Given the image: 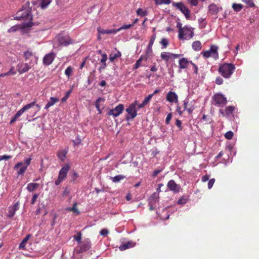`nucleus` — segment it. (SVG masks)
<instances>
[{
	"label": "nucleus",
	"instance_id": "14",
	"mask_svg": "<svg viewBox=\"0 0 259 259\" xmlns=\"http://www.w3.org/2000/svg\"><path fill=\"white\" fill-rule=\"evenodd\" d=\"M167 187L169 191H172L174 193H179L181 189L180 186L172 180L168 181Z\"/></svg>",
	"mask_w": 259,
	"mask_h": 259
},
{
	"label": "nucleus",
	"instance_id": "13",
	"mask_svg": "<svg viewBox=\"0 0 259 259\" xmlns=\"http://www.w3.org/2000/svg\"><path fill=\"white\" fill-rule=\"evenodd\" d=\"M124 106L122 104H118L114 108L110 109L107 114L109 116H113V117H117L119 116L123 111Z\"/></svg>",
	"mask_w": 259,
	"mask_h": 259
},
{
	"label": "nucleus",
	"instance_id": "8",
	"mask_svg": "<svg viewBox=\"0 0 259 259\" xmlns=\"http://www.w3.org/2000/svg\"><path fill=\"white\" fill-rule=\"evenodd\" d=\"M218 49V47L215 46H211L209 50H207L203 52L202 56L205 58H208L210 57H212L216 60L219 58Z\"/></svg>",
	"mask_w": 259,
	"mask_h": 259
},
{
	"label": "nucleus",
	"instance_id": "5",
	"mask_svg": "<svg viewBox=\"0 0 259 259\" xmlns=\"http://www.w3.org/2000/svg\"><path fill=\"white\" fill-rule=\"evenodd\" d=\"M35 105V102H32L29 104L24 105L21 109L18 110L14 117L10 121V124H12L16 121L19 120V117L23 114V113L28 110V109L33 107Z\"/></svg>",
	"mask_w": 259,
	"mask_h": 259
},
{
	"label": "nucleus",
	"instance_id": "61",
	"mask_svg": "<svg viewBox=\"0 0 259 259\" xmlns=\"http://www.w3.org/2000/svg\"><path fill=\"white\" fill-rule=\"evenodd\" d=\"M150 70L152 72H156V71H157L158 70V68L156 67L155 63H154L153 64V65L152 66H151V67L150 68Z\"/></svg>",
	"mask_w": 259,
	"mask_h": 259
},
{
	"label": "nucleus",
	"instance_id": "41",
	"mask_svg": "<svg viewBox=\"0 0 259 259\" xmlns=\"http://www.w3.org/2000/svg\"><path fill=\"white\" fill-rule=\"evenodd\" d=\"M160 42L162 45V49L166 48L168 45V40L165 38H162Z\"/></svg>",
	"mask_w": 259,
	"mask_h": 259
},
{
	"label": "nucleus",
	"instance_id": "10",
	"mask_svg": "<svg viewBox=\"0 0 259 259\" xmlns=\"http://www.w3.org/2000/svg\"><path fill=\"white\" fill-rule=\"evenodd\" d=\"M79 248L76 249L77 253H80L89 250L91 248V241L89 238L85 239L82 242H81Z\"/></svg>",
	"mask_w": 259,
	"mask_h": 259
},
{
	"label": "nucleus",
	"instance_id": "16",
	"mask_svg": "<svg viewBox=\"0 0 259 259\" xmlns=\"http://www.w3.org/2000/svg\"><path fill=\"white\" fill-rule=\"evenodd\" d=\"M55 57V55L53 53H50L46 55L43 58V63L45 65H50L54 61Z\"/></svg>",
	"mask_w": 259,
	"mask_h": 259
},
{
	"label": "nucleus",
	"instance_id": "36",
	"mask_svg": "<svg viewBox=\"0 0 259 259\" xmlns=\"http://www.w3.org/2000/svg\"><path fill=\"white\" fill-rule=\"evenodd\" d=\"M67 210L69 211H72L75 212L76 214H79L80 212L77 208V203H74L72 207H68L66 209Z\"/></svg>",
	"mask_w": 259,
	"mask_h": 259
},
{
	"label": "nucleus",
	"instance_id": "21",
	"mask_svg": "<svg viewBox=\"0 0 259 259\" xmlns=\"http://www.w3.org/2000/svg\"><path fill=\"white\" fill-rule=\"evenodd\" d=\"M58 39L61 46H66L70 44V39L67 36H59Z\"/></svg>",
	"mask_w": 259,
	"mask_h": 259
},
{
	"label": "nucleus",
	"instance_id": "55",
	"mask_svg": "<svg viewBox=\"0 0 259 259\" xmlns=\"http://www.w3.org/2000/svg\"><path fill=\"white\" fill-rule=\"evenodd\" d=\"M12 158V156L10 155H4L0 156V161L3 160H8Z\"/></svg>",
	"mask_w": 259,
	"mask_h": 259
},
{
	"label": "nucleus",
	"instance_id": "49",
	"mask_svg": "<svg viewBox=\"0 0 259 259\" xmlns=\"http://www.w3.org/2000/svg\"><path fill=\"white\" fill-rule=\"evenodd\" d=\"M170 3V0H158L156 1V4L157 5L161 4H169Z\"/></svg>",
	"mask_w": 259,
	"mask_h": 259
},
{
	"label": "nucleus",
	"instance_id": "20",
	"mask_svg": "<svg viewBox=\"0 0 259 259\" xmlns=\"http://www.w3.org/2000/svg\"><path fill=\"white\" fill-rule=\"evenodd\" d=\"M166 99L169 102L177 103L178 101V96L175 92L169 91L167 94Z\"/></svg>",
	"mask_w": 259,
	"mask_h": 259
},
{
	"label": "nucleus",
	"instance_id": "45",
	"mask_svg": "<svg viewBox=\"0 0 259 259\" xmlns=\"http://www.w3.org/2000/svg\"><path fill=\"white\" fill-rule=\"evenodd\" d=\"M133 26V24H128V25H124L119 28L118 29H115L117 30V33L122 29H127L130 28L131 27Z\"/></svg>",
	"mask_w": 259,
	"mask_h": 259
},
{
	"label": "nucleus",
	"instance_id": "57",
	"mask_svg": "<svg viewBox=\"0 0 259 259\" xmlns=\"http://www.w3.org/2000/svg\"><path fill=\"white\" fill-rule=\"evenodd\" d=\"M141 62H142L140 61V60H138L136 61V63H135V64L134 65V69H137L139 68L141 66Z\"/></svg>",
	"mask_w": 259,
	"mask_h": 259
},
{
	"label": "nucleus",
	"instance_id": "54",
	"mask_svg": "<svg viewBox=\"0 0 259 259\" xmlns=\"http://www.w3.org/2000/svg\"><path fill=\"white\" fill-rule=\"evenodd\" d=\"M214 182H215V179L214 178L211 179L209 180L208 183V188L209 189H210L212 188V187L213 186V185L214 183Z\"/></svg>",
	"mask_w": 259,
	"mask_h": 259
},
{
	"label": "nucleus",
	"instance_id": "43",
	"mask_svg": "<svg viewBox=\"0 0 259 259\" xmlns=\"http://www.w3.org/2000/svg\"><path fill=\"white\" fill-rule=\"evenodd\" d=\"M188 199L185 196H182L181 197L178 201H177V204H186L187 202Z\"/></svg>",
	"mask_w": 259,
	"mask_h": 259
},
{
	"label": "nucleus",
	"instance_id": "48",
	"mask_svg": "<svg viewBox=\"0 0 259 259\" xmlns=\"http://www.w3.org/2000/svg\"><path fill=\"white\" fill-rule=\"evenodd\" d=\"M248 7H254V4L251 0H242Z\"/></svg>",
	"mask_w": 259,
	"mask_h": 259
},
{
	"label": "nucleus",
	"instance_id": "33",
	"mask_svg": "<svg viewBox=\"0 0 259 259\" xmlns=\"http://www.w3.org/2000/svg\"><path fill=\"white\" fill-rule=\"evenodd\" d=\"M121 54L120 52L118 51L116 53L112 52L109 56V60L111 62L114 61L115 59L120 57Z\"/></svg>",
	"mask_w": 259,
	"mask_h": 259
},
{
	"label": "nucleus",
	"instance_id": "23",
	"mask_svg": "<svg viewBox=\"0 0 259 259\" xmlns=\"http://www.w3.org/2000/svg\"><path fill=\"white\" fill-rule=\"evenodd\" d=\"M235 108L234 106H230L226 107L224 111L223 109H220V112L223 116H230L232 114Z\"/></svg>",
	"mask_w": 259,
	"mask_h": 259
},
{
	"label": "nucleus",
	"instance_id": "30",
	"mask_svg": "<svg viewBox=\"0 0 259 259\" xmlns=\"http://www.w3.org/2000/svg\"><path fill=\"white\" fill-rule=\"evenodd\" d=\"M104 101H105L104 99L102 98H101V97L98 98L97 99V100L96 101L95 106H96L97 110L98 111L99 114H101L102 113V110L100 109V103H101V102L104 103Z\"/></svg>",
	"mask_w": 259,
	"mask_h": 259
},
{
	"label": "nucleus",
	"instance_id": "64",
	"mask_svg": "<svg viewBox=\"0 0 259 259\" xmlns=\"http://www.w3.org/2000/svg\"><path fill=\"white\" fill-rule=\"evenodd\" d=\"M14 67L12 66L10 68V70L8 71L11 75H15L16 74V71H14Z\"/></svg>",
	"mask_w": 259,
	"mask_h": 259
},
{
	"label": "nucleus",
	"instance_id": "32",
	"mask_svg": "<svg viewBox=\"0 0 259 259\" xmlns=\"http://www.w3.org/2000/svg\"><path fill=\"white\" fill-rule=\"evenodd\" d=\"M192 47L195 51H199L201 49V43L198 40L195 41L193 42Z\"/></svg>",
	"mask_w": 259,
	"mask_h": 259
},
{
	"label": "nucleus",
	"instance_id": "19",
	"mask_svg": "<svg viewBox=\"0 0 259 259\" xmlns=\"http://www.w3.org/2000/svg\"><path fill=\"white\" fill-rule=\"evenodd\" d=\"M190 62L186 58H182L180 59L179 61V72H181V70L187 68Z\"/></svg>",
	"mask_w": 259,
	"mask_h": 259
},
{
	"label": "nucleus",
	"instance_id": "31",
	"mask_svg": "<svg viewBox=\"0 0 259 259\" xmlns=\"http://www.w3.org/2000/svg\"><path fill=\"white\" fill-rule=\"evenodd\" d=\"M30 237L31 235L30 234H28L25 236V237L22 240V242L19 245V249H24L25 248L26 244Z\"/></svg>",
	"mask_w": 259,
	"mask_h": 259
},
{
	"label": "nucleus",
	"instance_id": "42",
	"mask_svg": "<svg viewBox=\"0 0 259 259\" xmlns=\"http://www.w3.org/2000/svg\"><path fill=\"white\" fill-rule=\"evenodd\" d=\"M82 234L80 232H78L75 235L73 236L74 239L77 241L78 243H81Z\"/></svg>",
	"mask_w": 259,
	"mask_h": 259
},
{
	"label": "nucleus",
	"instance_id": "47",
	"mask_svg": "<svg viewBox=\"0 0 259 259\" xmlns=\"http://www.w3.org/2000/svg\"><path fill=\"white\" fill-rule=\"evenodd\" d=\"M153 97V95H149L147 97H145L144 100L143 101V105H147L151 98Z\"/></svg>",
	"mask_w": 259,
	"mask_h": 259
},
{
	"label": "nucleus",
	"instance_id": "3",
	"mask_svg": "<svg viewBox=\"0 0 259 259\" xmlns=\"http://www.w3.org/2000/svg\"><path fill=\"white\" fill-rule=\"evenodd\" d=\"M31 9L27 6H23L22 9L18 12L15 19L20 20L21 19L26 18L28 20H32V15L31 14Z\"/></svg>",
	"mask_w": 259,
	"mask_h": 259
},
{
	"label": "nucleus",
	"instance_id": "60",
	"mask_svg": "<svg viewBox=\"0 0 259 259\" xmlns=\"http://www.w3.org/2000/svg\"><path fill=\"white\" fill-rule=\"evenodd\" d=\"M188 2L192 6H196L198 4V0H187Z\"/></svg>",
	"mask_w": 259,
	"mask_h": 259
},
{
	"label": "nucleus",
	"instance_id": "51",
	"mask_svg": "<svg viewBox=\"0 0 259 259\" xmlns=\"http://www.w3.org/2000/svg\"><path fill=\"white\" fill-rule=\"evenodd\" d=\"M71 92H72V90H70L69 91L66 92L65 97L61 99V101L62 102L66 101V100L69 98Z\"/></svg>",
	"mask_w": 259,
	"mask_h": 259
},
{
	"label": "nucleus",
	"instance_id": "35",
	"mask_svg": "<svg viewBox=\"0 0 259 259\" xmlns=\"http://www.w3.org/2000/svg\"><path fill=\"white\" fill-rule=\"evenodd\" d=\"M125 178V176L121 175H117L114 177H111L110 178V179L113 182L117 183V182H119L120 181L124 179Z\"/></svg>",
	"mask_w": 259,
	"mask_h": 259
},
{
	"label": "nucleus",
	"instance_id": "15",
	"mask_svg": "<svg viewBox=\"0 0 259 259\" xmlns=\"http://www.w3.org/2000/svg\"><path fill=\"white\" fill-rule=\"evenodd\" d=\"M20 203L19 201L16 202L14 205H11L8 208V217L12 218L15 214L17 210L19 209Z\"/></svg>",
	"mask_w": 259,
	"mask_h": 259
},
{
	"label": "nucleus",
	"instance_id": "37",
	"mask_svg": "<svg viewBox=\"0 0 259 259\" xmlns=\"http://www.w3.org/2000/svg\"><path fill=\"white\" fill-rule=\"evenodd\" d=\"M155 38H156V35L154 34L151 36L150 40L149 41V45L148 46V51H151L152 46L154 44Z\"/></svg>",
	"mask_w": 259,
	"mask_h": 259
},
{
	"label": "nucleus",
	"instance_id": "53",
	"mask_svg": "<svg viewBox=\"0 0 259 259\" xmlns=\"http://www.w3.org/2000/svg\"><path fill=\"white\" fill-rule=\"evenodd\" d=\"M38 196H39L38 194H34L33 195V197L32 198V199H31V202H30L31 204L33 205V204H35V203L36 202V200L37 199Z\"/></svg>",
	"mask_w": 259,
	"mask_h": 259
},
{
	"label": "nucleus",
	"instance_id": "62",
	"mask_svg": "<svg viewBox=\"0 0 259 259\" xmlns=\"http://www.w3.org/2000/svg\"><path fill=\"white\" fill-rule=\"evenodd\" d=\"M163 186H164V185L163 184H162V183L159 184L158 185V187L156 189V192L159 194V193L161 191V188L162 187H163Z\"/></svg>",
	"mask_w": 259,
	"mask_h": 259
},
{
	"label": "nucleus",
	"instance_id": "2",
	"mask_svg": "<svg viewBox=\"0 0 259 259\" xmlns=\"http://www.w3.org/2000/svg\"><path fill=\"white\" fill-rule=\"evenodd\" d=\"M32 160L31 156L26 159L24 162H18L14 167V169L16 170L19 168L17 171L18 175L23 176L27 169V167L30 165Z\"/></svg>",
	"mask_w": 259,
	"mask_h": 259
},
{
	"label": "nucleus",
	"instance_id": "1",
	"mask_svg": "<svg viewBox=\"0 0 259 259\" xmlns=\"http://www.w3.org/2000/svg\"><path fill=\"white\" fill-rule=\"evenodd\" d=\"M235 69V66L231 63H224L219 68V73L225 78H230Z\"/></svg>",
	"mask_w": 259,
	"mask_h": 259
},
{
	"label": "nucleus",
	"instance_id": "50",
	"mask_svg": "<svg viewBox=\"0 0 259 259\" xmlns=\"http://www.w3.org/2000/svg\"><path fill=\"white\" fill-rule=\"evenodd\" d=\"M24 57L25 60H27L29 59V58L33 56V53L32 52L27 51L24 53Z\"/></svg>",
	"mask_w": 259,
	"mask_h": 259
},
{
	"label": "nucleus",
	"instance_id": "26",
	"mask_svg": "<svg viewBox=\"0 0 259 259\" xmlns=\"http://www.w3.org/2000/svg\"><path fill=\"white\" fill-rule=\"evenodd\" d=\"M135 243L132 241H129L125 243L122 244L120 245L119 247V249L120 251H123L128 249L130 248L133 247L135 246Z\"/></svg>",
	"mask_w": 259,
	"mask_h": 259
},
{
	"label": "nucleus",
	"instance_id": "28",
	"mask_svg": "<svg viewBox=\"0 0 259 259\" xmlns=\"http://www.w3.org/2000/svg\"><path fill=\"white\" fill-rule=\"evenodd\" d=\"M159 197V194L157 192H154L149 197V200L150 203L155 204L158 202Z\"/></svg>",
	"mask_w": 259,
	"mask_h": 259
},
{
	"label": "nucleus",
	"instance_id": "44",
	"mask_svg": "<svg viewBox=\"0 0 259 259\" xmlns=\"http://www.w3.org/2000/svg\"><path fill=\"white\" fill-rule=\"evenodd\" d=\"M51 2V0H42L41 3V7L42 9L46 8Z\"/></svg>",
	"mask_w": 259,
	"mask_h": 259
},
{
	"label": "nucleus",
	"instance_id": "12",
	"mask_svg": "<svg viewBox=\"0 0 259 259\" xmlns=\"http://www.w3.org/2000/svg\"><path fill=\"white\" fill-rule=\"evenodd\" d=\"M212 98L215 105L218 106H224L227 104V100L226 98L221 94H215Z\"/></svg>",
	"mask_w": 259,
	"mask_h": 259
},
{
	"label": "nucleus",
	"instance_id": "7",
	"mask_svg": "<svg viewBox=\"0 0 259 259\" xmlns=\"http://www.w3.org/2000/svg\"><path fill=\"white\" fill-rule=\"evenodd\" d=\"M70 169L68 164H65L60 169L58 179L55 181V185H59L66 178L67 173Z\"/></svg>",
	"mask_w": 259,
	"mask_h": 259
},
{
	"label": "nucleus",
	"instance_id": "27",
	"mask_svg": "<svg viewBox=\"0 0 259 259\" xmlns=\"http://www.w3.org/2000/svg\"><path fill=\"white\" fill-rule=\"evenodd\" d=\"M59 101V99L58 98L56 97H51L50 98V100L48 102V103L46 104V105L45 107V109H49L50 107L53 106L54 104H55L56 103L58 102Z\"/></svg>",
	"mask_w": 259,
	"mask_h": 259
},
{
	"label": "nucleus",
	"instance_id": "38",
	"mask_svg": "<svg viewBox=\"0 0 259 259\" xmlns=\"http://www.w3.org/2000/svg\"><path fill=\"white\" fill-rule=\"evenodd\" d=\"M232 8L235 12H239L243 8V5L240 4H233Z\"/></svg>",
	"mask_w": 259,
	"mask_h": 259
},
{
	"label": "nucleus",
	"instance_id": "25",
	"mask_svg": "<svg viewBox=\"0 0 259 259\" xmlns=\"http://www.w3.org/2000/svg\"><path fill=\"white\" fill-rule=\"evenodd\" d=\"M183 106L184 111L186 110L188 111L189 114H191L195 108L193 106L189 104L188 101L186 100L184 101Z\"/></svg>",
	"mask_w": 259,
	"mask_h": 259
},
{
	"label": "nucleus",
	"instance_id": "34",
	"mask_svg": "<svg viewBox=\"0 0 259 259\" xmlns=\"http://www.w3.org/2000/svg\"><path fill=\"white\" fill-rule=\"evenodd\" d=\"M67 154V151L64 150H61L57 152V156L59 159L61 161H63L64 160V158Z\"/></svg>",
	"mask_w": 259,
	"mask_h": 259
},
{
	"label": "nucleus",
	"instance_id": "58",
	"mask_svg": "<svg viewBox=\"0 0 259 259\" xmlns=\"http://www.w3.org/2000/svg\"><path fill=\"white\" fill-rule=\"evenodd\" d=\"M162 171V169H158L155 170L152 174V177H156Z\"/></svg>",
	"mask_w": 259,
	"mask_h": 259
},
{
	"label": "nucleus",
	"instance_id": "9",
	"mask_svg": "<svg viewBox=\"0 0 259 259\" xmlns=\"http://www.w3.org/2000/svg\"><path fill=\"white\" fill-rule=\"evenodd\" d=\"M173 5L185 15L187 19H190V11L183 3L181 2L174 3Z\"/></svg>",
	"mask_w": 259,
	"mask_h": 259
},
{
	"label": "nucleus",
	"instance_id": "46",
	"mask_svg": "<svg viewBox=\"0 0 259 259\" xmlns=\"http://www.w3.org/2000/svg\"><path fill=\"white\" fill-rule=\"evenodd\" d=\"M234 134L231 131H229L225 134V137L228 140L232 139Z\"/></svg>",
	"mask_w": 259,
	"mask_h": 259
},
{
	"label": "nucleus",
	"instance_id": "18",
	"mask_svg": "<svg viewBox=\"0 0 259 259\" xmlns=\"http://www.w3.org/2000/svg\"><path fill=\"white\" fill-rule=\"evenodd\" d=\"M18 71L20 74H22L27 72L30 68L27 63H20L17 66Z\"/></svg>",
	"mask_w": 259,
	"mask_h": 259
},
{
	"label": "nucleus",
	"instance_id": "11",
	"mask_svg": "<svg viewBox=\"0 0 259 259\" xmlns=\"http://www.w3.org/2000/svg\"><path fill=\"white\" fill-rule=\"evenodd\" d=\"M181 55V54H176L169 52H162L160 54V57L162 60L167 63L170 60L179 58Z\"/></svg>",
	"mask_w": 259,
	"mask_h": 259
},
{
	"label": "nucleus",
	"instance_id": "56",
	"mask_svg": "<svg viewBox=\"0 0 259 259\" xmlns=\"http://www.w3.org/2000/svg\"><path fill=\"white\" fill-rule=\"evenodd\" d=\"M215 82L217 84L221 85L223 83V79L220 77H218L216 78Z\"/></svg>",
	"mask_w": 259,
	"mask_h": 259
},
{
	"label": "nucleus",
	"instance_id": "52",
	"mask_svg": "<svg viewBox=\"0 0 259 259\" xmlns=\"http://www.w3.org/2000/svg\"><path fill=\"white\" fill-rule=\"evenodd\" d=\"M19 28V27L17 25L13 26L11 27L10 29H8V32H13L16 31L17 30H18Z\"/></svg>",
	"mask_w": 259,
	"mask_h": 259
},
{
	"label": "nucleus",
	"instance_id": "6",
	"mask_svg": "<svg viewBox=\"0 0 259 259\" xmlns=\"http://www.w3.org/2000/svg\"><path fill=\"white\" fill-rule=\"evenodd\" d=\"M137 103L138 101H135L126 108L125 111L127 113L126 118L127 120L134 119L137 115Z\"/></svg>",
	"mask_w": 259,
	"mask_h": 259
},
{
	"label": "nucleus",
	"instance_id": "24",
	"mask_svg": "<svg viewBox=\"0 0 259 259\" xmlns=\"http://www.w3.org/2000/svg\"><path fill=\"white\" fill-rule=\"evenodd\" d=\"M102 59L100 60V62L102 65L99 68V71L101 72L103 70H104L107 67L106 61L107 60V56L106 54H102Z\"/></svg>",
	"mask_w": 259,
	"mask_h": 259
},
{
	"label": "nucleus",
	"instance_id": "17",
	"mask_svg": "<svg viewBox=\"0 0 259 259\" xmlns=\"http://www.w3.org/2000/svg\"><path fill=\"white\" fill-rule=\"evenodd\" d=\"M97 31L99 34L98 39H100V35L101 34H116L117 33V30L115 29H104L102 28L101 27H99L97 28Z\"/></svg>",
	"mask_w": 259,
	"mask_h": 259
},
{
	"label": "nucleus",
	"instance_id": "59",
	"mask_svg": "<svg viewBox=\"0 0 259 259\" xmlns=\"http://www.w3.org/2000/svg\"><path fill=\"white\" fill-rule=\"evenodd\" d=\"M108 233V231L106 229H102L100 232V235L104 236L107 235Z\"/></svg>",
	"mask_w": 259,
	"mask_h": 259
},
{
	"label": "nucleus",
	"instance_id": "29",
	"mask_svg": "<svg viewBox=\"0 0 259 259\" xmlns=\"http://www.w3.org/2000/svg\"><path fill=\"white\" fill-rule=\"evenodd\" d=\"M39 187V184L30 183L27 185L26 187L27 190L31 192L35 190Z\"/></svg>",
	"mask_w": 259,
	"mask_h": 259
},
{
	"label": "nucleus",
	"instance_id": "4",
	"mask_svg": "<svg viewBox=\"0 0 259 259\" xmlns=\"http://www.w3.org/2000/svg\"><path fill=\"white\" fill-rule=\"evenodd\" d=\"M193 36V31L191 30V28L187 26H184L183 29L179 31L178 37L180 39H190Z\"/></svg>",
	"mask_w": 259,
	"mask_h": 259
},
{
	"label": "nucleus",
	"instance_id": "22",
	"mask_svg": "<svg viewBox=\"0 0 259 259\" xmlns=\"http://www.w3.org/2000/svg\"><path fill=\"white\" fill-rule=\"evenodd\" d=\"M222 10V7H219L214 4H211L208 6V12L211 15L217 14L220 10Z\"/></svg>",
	"mask_w": 259,
	"mask_h": 259
},
{
	"label": "nucleus",
	"instance_id": "39",
	"mask_svg": "<svg viewBox=\"0 0 259 259\" xmlns=\"http://www.w3.org/2000/svg\"><path fill=\"white\" fill-rule=\"evenodd\" d=\"M73 72V68L71 66H68L65 71V74L67 76L68 78L71 75Z\"/></svg>",
	"mask_w": 259,
	"mask_h": 259
},
{
	"label": "nucleus",
	"instance_id": "63",
	"mask_svg": "<svg viewBox=\"0 0 259 259\" xmlns=\"http://www.w3.org/2000/svg\"><path fill=\"white\" fill-rule=\"evenodd\" d=\"M190 64L192 65V66H193L194 67V72L195 74H197L198 73V67L197 66H196V65H195L194 63H193L192 62H190Z\"/></svg>",
	"mask_w": 259,
	"mask_h": 259
},
{
	"label": "nucleus",
	"instance_id": "40",
	"mask_svg": "<svg viewBox=\"0 0 259 259\" xmlns=\"http://www.w3.org/2000/svg\"><path fill=\"white\" fill-rule=\"evenodd\" d=\"M136 12L138 15L142 17L145 16L147 15V12L146 11H143L141 8L138 9Z\"/></svg>",
	"mask_w": 259,
	"mask_h": 259
}]
</instances>
